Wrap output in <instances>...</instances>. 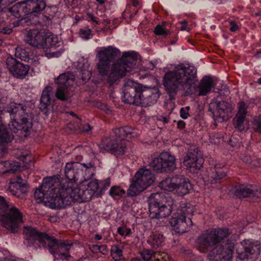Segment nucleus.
<instances>
[{"instance_id":"obj_53","label":"nucleus","mask_w":261,"mask_h":261,"mask_svg":"<svg viewBox=\"0 0 261 261\" xmlns=\"http://www.w3.org/2000/svg\"><path fill=\"white\" fill-rule=\"evenodd\" d=\"M253 124L254 129L261 133V115L254 120Z\"/></svg>"},{"instance_id":"obj_51","label":"nucleus","mask_w":261,"mask_h":261,"mask_svg":"<svg viewBox=\"0 0 261 261\" xmlns=\"http://www.w3.org/2000/svg\"><path fill=\"white\" fill-rule=\"evenodd\" d=\"M190 110V107L189 106L181 108L179 112L180 117L183 119H187L190 115L189 112Z\"/></svg>"},{"instance_id":"obj_49","label":"nucleus","mask_w":261,"mask_h":261,"mask_svg":"<svg viewBox=\"0 0 261 261\" xmlns=\"http://www.w3.org/2000/svg\"><path fill=\"white\" fill-rule=\"evenodd\" d=\"M9 20L8 13L2 10L0 11V24L1 25H5Z\"/></svg>"},{"instance_id":"obj_18","label":"nucleus","mask_w":261,"mask_h":261,"mask_svg":"<svg viewBox=\"0 0 261 261\" xmlns=\"http://www.w3.org/2000/svg\"><path fill=\"white\" fill-rule=\"evenodd\" d=\"M7 68L15 77L23 79L28 74L30 66L24 64L12 57H8L6 60Z\"/></svg>"},{"instance_id":"obj_3","label":"nucleus","mask_w":261,"mask_h":261,"mask_svg":"<svg viewBox=\"0 0 261 261\" xmlns=\"http://www.w3.org/2000/svg\"><path fill=\"white\" fill-rule=\"evenodd\" d=\"M120 56V50L111 46L104 48L96 55L99 59L96 65L98 72L110 86L117 84L120 79L127 75L137 62V55L132 51L124 53L121 59L113 62Z\"/></svg>"},{"instance_id":"obj_8","label":"nucleus","mask_w":261,"mask_h":261,"mask_svg":"<svg viewBox=\"0 0 261 261\" xmlns=\"http://www.w3.org/2000/svg\"><path fill=\"white\" fill-rule=\"evenodd\" d=\"M93 167V165L91 163L87 164L79 162L68 163L65 167V174L68 181L64 182L58 176L51 177L58 178L60 182L65 185L71 182L77 184L82 182L85 179L86 172Z\"/></svg>"},{"instance_id":"obj_50","label":"nucleus","mask_w":261,"mask_h":261,"mask_svg":"<svg viewBox=\"0 0 261 261\" xmlns=\"http://www.w3.org/2000/svg\"><path fill=\"white\" fill-rule=\"evenodd\" d=\"M117 232L121 236H127L132 233V230L129 228L119 227L118 228Z\"/></svg>"},{"instance_id":"obj_19","label":"nucleus","mask_w":261,"mask_h":261,"mask_svg":"<svg viewBox=\"0 0 261 261\" xmlns=\"http://www.w3.org/2000/svg\"><path fill=\"white\" fill-rule=\"evenodd\" d=\"M203 160L200 157L198 149H191L184 158V164L191 172L196 173L202 167Z\"/></svg>"},{"instance_id":"obj_59","label":"nucleus","mask_w":261,"mask_h":261,"mask_svg":"<svg viewBox=\"0 0 261 261\" xmlns=\"http://www.w3.org/2000/svg\"><path fill=\"white\" fill-rule=\"evenodd\" d=\"M82 79L83 80H86L89 79L91 76V73L90 71H87L84 72L82 71Z\"/></svg>"},{"instance_id":"obj_48","label":"nucleus","mask_w":261,"mask_h":261,"mask_svg":"<svg viewBox=\"0 0 261 261\" xmlns=\"http://www.w3.org/2000/svg\"><path fill=\"white\" fill-rule=\"evenodd\" d=\"M99 184L100 190L101 191L106 190L110 186L111 179L110 178H107L104 180H98Z\"/></svg>"},{"instance_id":"obj_40","label":"nucleus","mask_w":261,"mask_h":261,"mask_svg":"<svg viewBox=\"0 0 261 261\" xmlns=\"http://www.w3.org/2000/svg\"><path fill=\"white\" fill-rule=\"evenodd\" d=\"M15 185V183H11L10 182L8 190L12 195L17 197H19L21 193H25L26 191L25 190H22V189H19Z\"/></svg>"},{"instance_id":"obj_41","label":"nucleus","mask_w":261,"mask_h":261,"mask_svg":"<svg viewBox=\"0 0 261 261\" xmlns=\"http://www.w3.org/2000/svg\"><path fill=\"white\" fill-rule=\"evenodd\" d=\"M124 193L125 191L118 186L112 187L109 191L110 195L114 198L116 196H122Z\"/></svg>"},{"instance_id":"obj_45","label":"nucleus","mask_w":261,"mask_h":261,"mask_svg":"<svg viewBox=\"0 0 261 261\" xmlns=\"http://www.w3.org/2000/svg\"><path fill=\"white\" fill-rule=\"evenodd\" d=\"M23 180L20 176H18L16 177V180L15 181H11V183H15V186L18 187L19 189H22V190H25L27 189V184L25 182H22Z\"/></svg>"},{"instance_id":"obj_7","label":"nucleus","mask_w":261,"mask_h":261,"mask_svg":"<svg viewBox=\"0 0 261 261\" xmlns=\"http://www.w3.org/2000/svg\"><path fill=\"white\" fill-rule=\"evenodd\" d=\"M155 176L151 171L146 168H140L133 178L127 191L129 196L134 197L139 194L152 185L155 180Z\"/></svg>"},{"instance_id":"obj_36","label":"nucleus","mask_w":261,"mask_h":261,"mask_svg":"<svg viewBox=\"0 0 261 261\" xmlns=\"http://www.w3.org/2000/svg\"><path fill=\"white\" fill-rule=\"evenodd\" d=\"M51 92V87H46L43 91L40 98V108L45 110L50 104V93Z\"/></svg>"},{"instance_id":"obj_35","label":"nucleus","mask_w":261,"mask_h":261,"mask_svg":"<svg viewBox=\"0 0 261 261\" xmlns=\"http://www.w3.org/2000/svg\"><path fill=\"white\" fill-rule=\"evenodd\" d=\"M60 46L58 37L53 34H45L42 49L55 48Z\"/></svg>"},{"instance_id":"obj_42","label":"nucleus","mask_w":261,"mask_h":261,"mask_svg":"<svg viewBox=\"0 0 261 261\" xmlns=\"http://www.w3.org/2000/svg\"><path fill=\"white\" fill-rule=\"evenodd\" d=\"M111 255L115 260H119L122 256V250L117 246H114L111 249Z\"/></svg>"},{"instance_id":"obj_64","label":"nucleus","mask_w":261,"mask_h":261,"mask_svg":"<svg viewBox=\"0 0 261 261\" xmlns=\"http://www.w3.org/2000/svg\"><path fill=\"white\" fill-rule=\"evenodd\" d=\"M1 32L5 34H10L12 32V29L3 28L1 29Z\"/></svg>"},{"instance_id":"obj_60","label":"nucleus","mask_w":261,"mask_h":261,"mask_svg":"<svg viewBox=\"0 0 261 261\" xmlns=\"http://www.w3.org/2000/svg\"><path fill=\"white\" fill-rule=\"evenodd\" d=\"M174 122H177V128L179 129H183L186 126V123L182 120L174 121Z\"/></svg>"},{"instance_id":"obj_29","label":"nucleus","mask_w":261,"mask_h":261,"mask_svg":"<svg viewBox=\"0 0 261 261\" xmlns=\"http://www.w3.org/2000/svg\"><path fill=\"white\" fill-rule=\"evenodd\" d=\"M175 193L179 196H184L189 193L192 189V185L190 181L181 175Z\"/></svg>"},{"instance_id":"obj_26","label":"nucleus","mask_w":261,"mask_h":261,"mask_svg":"<svg viewBox=\"0 0 261 261\" xmlns=\"http://www.w3.org/2000/svg\"><path fill=\"white\" fill-rule=\"evenodd\" d=\"M180 176V175H175L167 177L160 182L159 186L162 189L175 193Z\"/></svg>"},{"instance_id":"obj_4","label":"nucleus","mask_w":261,"mask_h":261,"mask_svg":"<svg viewBox=\"0 0 261 261\" xmlns=\"http://www.w3.org/2000/svg\"><path fill=\"white\" fill-rule=\"evenodd\" d=\"M7 111L11 119L8 130L12 133L20 131L27 133L32 127L33 114L25 105L13 103L8 107Z\"/></svg>"},{"instance_id":"obj_37","label":"nucleus","mask_w":261,"mask_h":261,"mask_svg":"<svg viewBox=\"0 0 261 261\" xmlns=\"http://www.w3.org/2000/svg\"><path fill=\"white\" fill-rule=\"evenodd\" d=\"M9 11L12 15L18 18H23L27 15L25 14V8L22 2L14 5L9 9Z\"/></svg>"},{"instance_id":"obj_63","label":"nucleus","mask_w":261,"mask_h":261,"mask_svg":"<svg viewBox=\"0 0 261 261\" xmlns=\"http://www.w3.org/2000/svg\"><path fill=\"white\" fill-rule=\"evenodd\" d=\"M180 30L181 31H186L188 30L187 23L186 21H181V22Z\"/></svg>"},{"instance_id":"obj_1","label":"nucleus","mask_w":261,"mask_h":261,"mask_svg":"<svg viewBox=\"0 0 261 261\" xmlns=\"http://www.w3.org/2000/svg\"><path fill=\"white\" fill-rule=\"evenodd\" d=\"M88 188L81 189L78 184L65 185L57 177H45L40 187L34 193L36 199L44 201L52 208H61L71 205L75 201L87 202L94 196Z\"/></svg>"},{"instance_id":"obj_43","label":"nucleus","mask_w":261,"mask_h":261,"mask_svg":"<svg viewBox=\"0 0 261 261\" xmlns=\"http://www.w3.org/2000/svg\"><path fill=\"white\" fill-rule=\"evenodd\" d=\"M55 95L56 97L61 100L65 101L67 99L64 87L58 86Z\"/></svg>"},{"instance_id":"obj_46","label":"nucleus","mask_w":261,"mask_h":261,"mask_svg":"<svg viewBox=\"0 0 261 261\" xmlns=\"http://www.w3.org/2000/svg\"><path fill=\"white\" fill-rule=\"evenodd\" d=\"M80 35L83 39L88 40L92 37V34L91 33V30L89 29H81Z\"/></svg>"},{"instance_id":"obj_52","label":"nucleus","mask_w":261,"mask_h":261,"mask_svg":"<svg viewBox=\"0 0 261 261\" xmlns=\"http://www.w3.org/2000/svg\"><path fill=\"white\" fill-rule=\"evenodd\" d=\"M92 248L93 250H98L99 252L102 253L103 254H106L108 253V250L106 245H93Z\"/></svg>"},{"instance_id":"obj_25","label":"nucleus","mask_w":261,"mask_h":261,"mask_svg":"<svg viewBox=\"0 0 261 261\" xmlns=\"http://www.w3.org/2000/svg\"><path fill=\"white\" fill-rule=\"evenodd\" d=\"M25 14H30L42 11L46 7L45 3L42 0H26L22 2Z\"/></svg>"},{"instance_id":"obj_6","label":"nucleus","mask_w":261,"mask_h":261,"mask_svg":"<svg viewBox=\"0 0 261 261\" xmlns=\"http://www.w3.org/2000/svg\"><path fill=\"white\" fill-rule=\"evenodd\" d=\"M231 233L228 228L214 229L207 230L197 239V248L200 252H206L210 247L220 244Z\"/></svg>"},{"instance_id":"obj_55","label":"nucleus","mask_w":261,"mask_h":261,"mask_svg":"<svg viewBox=\"0 0 261 261\" xmlns=\"http://www.w3.org/2000/svg\"><path fill=\"white\" fill-rule=\"evenodd\" d=\"M19 159L20 160L22 161L23 162L28 163L29 162H31L32 160V158L31 155H29L28 153L25 154H20Z\"/></svg>"},{"instance_id":"obj_13","label":"nucleus","mask_w":261,"mask_h":261,"mask_svg":"<svg viewBox=\"0 0 261 261\" xmlns=\"http://www.w3.org/2000/svg\"><path fill=\"white\" fill-rule=\"evenodd\" d=\"M23 234L24 243L29 247L34 245L36 242H38L40 246L46 248L47 242L50 237L46 233L40 232L36 228L32 226H24Z\"/></svg>"},{"instance_id":"obj_22","label":"nucleus","mask_w":261,"mask_h":261,"mask_svg":"<svg viewBox=\"0 0 261 261\" xmlns=\"http://www.w3.org/2000/svg\"><path fill=\"white\" fill-rule=\"evenodd\" d=\"M103 141L105 150L111 151L115 154H123L125 152L126 146L125 141L118 139L106 138Z\"/></svg>"},{"instance_id":"obj_56","label":"nucleus","mask_w":261,"mask_h":261,"mask_svg":"<svg viewBox=\"0 0 261 261\" xmlns=\"http://www.w3.org/2000/svg\"><path fill=\"white\" fill-rule=\"evenodd\" d=\"M8 207V205L5 198L0 196V212Z\"/></svg>"},{"instance_id":"obj_34","label":"nucleus","mask_w":261,"mask_h":261,"mask_svg":"<svg viewBox=\"0 0 261 261\" xmlns=\"http://www.w3.org/2000/svg\"><path fill=\"white\" fill-rule=\"evenodd\" d=\"M74 80V75L71 73H65L60 74L56 80L58 86L68 87L71 85Z\"/></svg>"},{"instance_id":"obj_17","label":"nucleus","mask_w":261,"mask_h":261,"mask_svg":"<svg viewBox=\"0 0 261 261\" xmlns=\"http://www.w3.org/2000/svg\"><path fill=\"white\" fill-rule=\"evenodd\" d=\"M160 95L159 89L156 87H148L142 85L138 99L140 102L137 106L148 107L153 105L156 102Z\"/></svg>"},{"instance_id":"obj_61","label":"nucleus","mask_w":261,"mask_h":261,"mask_svg":"<svg viewBox=\"0 0 261 261\" xmlns=\"http://www.w3.org/2000/svg\"><path fill=\"white\" fill-rule=\"evenodd\" d=\"M158 120L162 122L164 124L169 122V119L163 116H160L158 118Z\"/></svg>"},{"instance_id":"obj_10","label":"nucleus","mask_w":261,"mask_h":261,"mask_svg":"<svg viewBox=\"0 0 261 261\" xmlns=\"http://www.w3.org/2000/svg\"><path fill=\"white\" fill-rule=\"evenodd\" d=\"M142 85L129 79L124 81L123 87V101L125 103L137 105Z\"/></svg>"},{"instance_id":"obj_33","label":"nucleus","mask_w":261,"mask_h":261,"mask_svg":"<svg viewBox=\"0 0 261 261\" xmlns=\"http://www.w3.org/2000/svg\"><path fill=\"white\" fill-rule=\"evenodd\" d=\"M141 256L143 261H158L163 259V253L154 252L149 249L144 250L141 253Z\"/></svg>"},{"instance_id":"obj_23","label":"nucleus","mask_w":261,"mask_h":261,"mask_svg":"<svg viewBox=\"0 0 261 261\" xmlns=\"http://www.w3.org/2000/svg\"><path fill=\"white\" fill-rule=\"evenodd\" d=\"M45 33L36 29L28 32L24 38L26 43L38 48L43 47Z\"/></svg>"},{"instance_id":"obj_11","label":"nucleus","mask_w":261,"mask_h":261,"mask_svg":"<svg viewBox=\"0 0 261 261\" xmlns=\"http://www.w3.org/2000/svg\"><path fill=\"white\" fill-rule=\"evenodd\" d=\"M175 159L169 152H162L158 158L152 159L149 166L158 172H171L176 168Z\"/></svg>"},{"instance_id":"obj_27","label":"nucleus","mask_w":261,"mask_h":261,"mask_svg":"<svg viewBox=\"0 0 261 261\" xmlns=\"http://www.w3.org/2000/svg\"><path fill=\"white\" fill-rule=\"evenodd\" d=\"M174 211H176L175 214L177 215V216L188 218H190V217L193 215L194 207L192 204L189 203H181L178 207L176 205Z\"/></svg>"},{"instance_id":"obj_20","label":"nucleus","mask_w":261,"mask_h":261,"mask_svg":"<svg viewBox=\"0 0 261 261\" xmlns=\"http://www.w3.org/2000/svg\"><path fill=\"white\" fill-rule=\"evenodd\" d=\"M234 195L240 198L248 197L252 202H258L261 199V188L253 189L249 186L242 185L235 187Z\"/></svg>"},{"instance_id":"obj_9","label":"nucleus","mask_w":261,"mask_h":261,"mask_svg":"<svg viewBox=\"0 0 261 261\" xmlns=\"http://www.w3.org/2000/svg\"><path fill=\"white\" fill-rule=\"evenodd\" d=\"M234 240H227L215 245L210 251L208 257L211 261H230L234 250Z\"/></svg>"},{"instance_id":"obj_15","label":"nucleus","mask_w":261,"mask_h":261,"mask_svg":"<svg viewBox=\"0 0 261 261\" xmlns=\"http://www.w3.org/2000/svg\"><path fill=\"white\" fill-rule=\"evenodd\" d=\"M47 244L46 247H48L49 252L53 255L55 258L67 260L71 257L69 250L72 244L59 242L54 237L50 236Z\"/></svg>"},{"instance_id":"obj_62","label":"nucleus","mask_w":261,"mask_h":261,"mask_svg":"<svg viewBox=\"0 0 261 261\" xmlns=\"http://www.w3.org/2000/svg\"><path fill=\"white\" fill-rule=\"evenodd\" d=\"M91 129V127L88 124H86L83 126V131L84 132L88 133Z\"/></svg>"},{"instance_id":"obj_16","label":"nucleus","mask_w":261,"mask_h":261,"mask_svg":"<svg viewBox=\"0 0 261 261\" xmlns=\"http://www.w3.org/2000/svg\"><path fill=\"white\" fill-rule=\"evenodd\" d=\"M242 245L244 251L238 250V258L243 261H255L260 252V244L257 242L244 240Z\"/></svg>"},{"instance_id":"obj_14","label":"nucleus","mask_w":261,"mask_h":261,"mask_svg":"<svg viewBox=\"0 0 261 261\" xmlns=\"http://www.w3.org/2000/svg\"><path fill=\"white\" fill-rule=\"evenodd\" d=\"M1 220L4 227L15 232L22 222V214L16 207L12 206L1 216Z\"/></svg>"},{"instance_id":"obj_31","label":"nucleus","mask_w":261,"mask_h":261,"mask_svg":"<svg viewBox=\"0 0 261 261\" xmlns=\"http://www.w3.org/2000/svg\"><path fill=\"white\" fill-rule=\"evenodd\" d=\"M225 175L226 174L224 171L215 166L211 169V172L208 174V181L212 184L218 183Z\"/></svg>"},{"instance_id":"obj_44","label":"nucleus","mask_w":261,"mask_h":261,"mask_svg":"<svg viewBox=\"0 0 261 261\" xmlns=\"http://www.w3.org/2000/svg\"><path fill=\"white\" fill-rule=\"evenodd\" d=\"M87 188L90 190L91 192H93V193L95 194L98 189H100L98 180L97 179L91 180L88 185Z\"/></svg>"},{"instance_id":"obj_38","label":"nucleus","mask_w":261,"mask_h":261,"mask_svg":"<svg viewBox=\"0 0 261 261\" xmlns=\"http://www.w3.org/2000/svg\"><path fill=\"white\" fill-rule=\"evenodd\" d=\"M13 137L7 126L0 123V146L8 143L13 139Z\"/></svg>"},{"instance_id":"obj_21","label":"nucleus","mask_w":261,"mask_h":261,"mask_svg":"<svg viewBox=\"0 0 261 261\" xmlns=\"http://www.w3.org/2000/svg\"><path fill=\"white\" fill-rule=\"evenodd\" d=\"M170 223L174 230L178 233H183L189 231L193 225L191 218L181 217L175 214L171 219Z\"/></svg>"},{"instance_id":"obj_54","label":"nucleus","mask_w":261,"mask_h":261,"mask_svg":"<svg viewBox=\"0 0 261 261\" xmlns=\"http://www.w3.org/2000/svg\"><path fill=\"white\" fill-rule=\"evenodd\" d=\"M17 0H0V11L3 10L6 6L9 5L15 2Z\"/></svg>"},{"instance_id":"obj_24","label":"nucleus","mask_w":261,"mask_h":261,"mask_svg":"<svg viewBox=\"0 0 261 261\" xmlns=\"http://www.w3.org/2000/svg\"><path fill=\"white\" fill-rule=\"evenodd\" d=\"M248 106L243 101L238 103L237 112L234 119V123L236 127L242 131L244 129V123L246 120V116L247 113Z\"/></svg>"},{"instance_id":"obj_12","label":"nucleus","mask_w":261,"mask_h":261,"mask_svg":"<svg viewBox=\"0 0 261 261\" xmlns=\"http://www.w3.org/2000/svg\"><path fill=\"white\" fill-rule=\"evenodd\" d=\"M209 111L212 113L215 121L223 122L231 117L232 108L226 101L213 100L209 105Z\"/></svg>"},{"instance_id":"obj_2","label":"nucleus","mask_w":261,"mask_h":261,"mask_svg":"<svg viewBox=\"0 0 261 261\" xmlns=\"http://www.w3.org/2000/svg\"><path fill=\"white\" fill-rule=\"evenodd\" d=\"M197 81V70L194 66L180 64L165 73L163 85L170 99H174L179 91H183L186 95L197 93L199 96H205L215 86L213 78L208 76H204L198 86L196 84Z\"/></svg>"},{"instance_id":"obj_32","label":"nucleus","mask_w":261,"mask_h":261,"mask_svg":"<svg viewBox=\"0 0 261 261\" xmlns=\"http://www.w3.org/2000/svg\"><path fill=\"white\" fill-rule=\"evenodd\" d=\"M20 166L17 162L14 161H6L0 163V168H4V169L0 171V173L5 174L6 173H15L19 169Z\"/></svg>"},{"instance_id":"obj_58","label":"nucleus","mask_w":261,"mask_h":261,"mask_svg":"<svg viewBox=\"0 0 261 261\" xmlns=\"http://www.w3.org/2000/svg\"><path fill=\"white\" fill-rule=\"evenodd\" d=\"M238 25L236 24L235 21H230V28L229 30L231 32H235L238 29Z\"/></svg>"},{"instance_id":"obj_39","label":"nucleus","mask_w":261,"mask_h":261,"mask_svg":"<svg viewBox=\"0 0 261 261\" xmlns=\"http://www.w3.org/2000/svg\"><path fill=\"white\" fill-rule=\"evenodd\" d=\"M30 49L23 47L22 46H18L15 49V56L17 58L21 60L28 61L30 58Z\"/></svg>"},{"instance_id":"obj_28","label":"nucleus","mask_w":261,"mask_h":261,"mask_svg":"<svg viewBox=\"0 0 261 261\" xmlns=\"http://www.w3.org/2000/svg\"><path fill=\"white\" fill-rule=\"evenodd\" d=\"M114 133L116 138L122 141L129 140L136 135L134 129L127 126L117 128L114 129Z\"/></svg>"},{"instance_id":"obj_57","label":"nucleus","mask_w":261,"mask_h":261,"mask_svg":"<svg viewBox=\"0 0 261 261\" xmlns=\"http://www.w3.org/2000/svg\"><path fill=\"white\" fill-rule=\"evenodd\" d=\"M87 16L89 21L94 22L96 24H99V20L96 18L92 13H88Z\"/></svg>"},{"instance_id":"obj_30","label":"nucleus","mask_w":261,"mask_h":261,"mask_svg":"<svg viewBox=\"0 0 261 261\" xmlns=\"http://www.w3.org/2000/svg\"><path fill=\"white\" fill-rule=\"evenodd\" d=\"M163 235L158 232H153L148 238L147 242L153 248L161 247L164 244Z\"/></svg>"},{"instance_id":"obj_47","label":"nucleus","mask_w":261,"mask_h":261,"mask_svg":"<svg viewBox=\"0 0 261 261\" xmlns=\"http://www.w3.org/2000/svg\"><path fill=\"white\" fill-rule=\"evenodd\" d=\"M154 33L157 35L167 36L169 34V32L168 30H165L161 25L156 26L154 30Z\"/></svg>"},{"instance_id":"obj_5","label":"nucleus","mask_w":261,"mask_h":261,"mask_svg":"<svg viewBox=\"0 0 261 261\" xmlns=\"http://www.w3.org/2000/svg\"><path fill=\"white\" fill-rule=\"evenodd\" d=\"M163 196L158 193H152L148 199L149 217L152 219H160L169 216L172 211H174L176 204L173 199L166 198V204L161 202Z\"/></svg>"}]
</instances>
